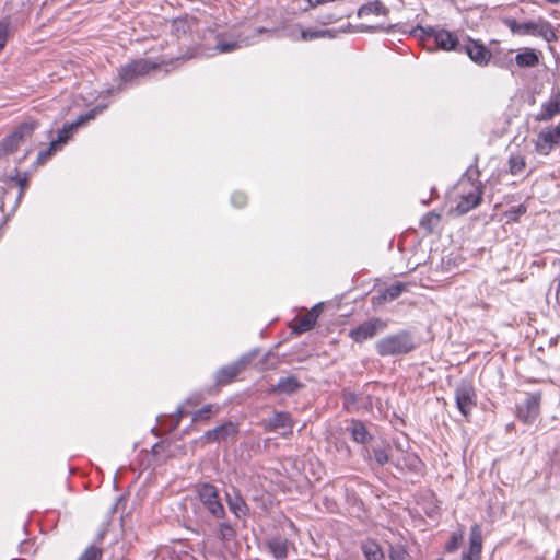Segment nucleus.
I'll return each mask as SVG.
<instances>
[{
  "label": "nucleus",
  "instance_id": "1",
  "mask_svg": "<svg viewBox=\"0 0 560 560\" xmlns=\"http://www.w3.org/2000/svg\"><path fill=\"white\" fill-rule=\"evenodd\" d=\"M503 23L510 28L513 34L520 36H537L544 38L546 42L551 43L557 40V34L550 22L539 18L535 21H527L520 23L513 18H505Z\"/></svg>",
  "mask_w": 560,
  "mask_h": 560
},
{
  "label": "nucleus",
  "instance_id": "2",
  "mask_svg": "<svg viewBox=\"0 0 560 560\" xmlns=\"http://www.w3.org/2000/svg\"><path fill=\"white\" fill-rule=\"evenodd\" d=\"M459 200L455 208L451 210L456 215H463L477 208L482 201L483 187L478 180L463 177L458 182Z\"/></svg>",
  "mask_w": 560,
  "mask_h": 560
},
{
  "label": "nucleus",
  "instance_id": "3",
  "mask_svg": "<svg viewBox=\"0 0 560 560\" xmlns=\"http://www.w3.org/2000/svg\"><path fill=\"white\" fill-rule=\"evenodd\" d=\"M375 347L381 357H394L411 352L416 348V343L412 335L402 330L380 339Z\"/></svg>",
  "mask_w": 560,
  "mask_h": 560
},
{
  "label": "nucleus",
  "instance_id": "4",
  "mask_svg": "<svg viewBox=\"0 0 560 560\" xmlns=\"http://www.w3.org/2000/svg\"><path fill=\"white\" fill-rule=\"evenodd\" d=\"M198 498L208 512L215 518H223L225 510L220 501L218 489L211 483H201L197 490Z\"/></svg>",
  "mask_w": 560,
  "mask_h": 560
},
{
  "label": "nucleus",
  "instance_id": "5",
  "mask_svg": "<svg viewBox=\"0 0 560 560\" xmlns=\"http://www.w3.org/2000/svg\"><path fill=\"white\" fill-rule=\"evenodd\" d=\"M37 127L35 121L21 124L10 136L0 142V156L13 153L26 138L31 137Z\"/></svg>",
  "mask_w": 560,
  "mask_h": 560
},
{
  "label": "nucleus",
  "instance_id": "6",
  "mask_svg": "<svg viewBox=\"0 0 560 560\" xmlns=\"http://www.w3.org/2000/svg\"><path fill=\"white\" fill-rule=\"evenodd\" d=\"M476 390L474 385L468 381H462L455 389L456 406L460 413L467 417L476 407Z\"/></svg>",
  "mask_w": 560,
  "mask_h": 560
},
{
  "label": "nucleus",
  "instance_id": "7",
  "mask_svg": "<svg viewBox=\"0 0 560 560\" xmlns=\"http://www.w3.org/2000/svg\"><path fill=\"white\" fill-rule=\"evenodd\" d=\"M159 65L149 59H138L120 67L119 77L124 82H130L138 77L148 74L151 70L158 69Z\"/></svg>",
  "mask_w": 560,
  "mask_h": 560
},
{
  "label": "nucleus",
  "instance_id": "8",
  "mask_svg": "<svg viewBox=\"0 0 560 560\" xmlns=\"http://www.w3.org/2000/svg\"><path fill=\"white\" fill-rule=\"evenodd\" d=\"M560 142V122L540 130L535 141L536 151L547 155Z\"/></svg>",
  "mask_w": 560,
  "mask_h": 560
},
{
  "label": "nucleus",
  "instance_id": "9",
  "mask_svg": "<svg viewBox=\"0 0 560 560\" xmlns=\"http://www.w3.org/2000/svg\"><path fill=\"white\" fill-rule=\"evenodd\" d=\"M462 52H466L468 57L479 66H486L492 56L491 51L485 45L470 38L463 42Z\"/></svg>",
  "mask_w": 560,
  "mask_h": 560
},
{
  "label": "nucleus",
  "instance_id": "10",
  "mask_svg": "<svg viewBox=\"0 0 560 560\" xmlns=\"http://www.w3.org/2000/svg\"><path fill=\"white\" fill-rule=\"evenodd\" d=\"M541 394L534 393L527 396L525 401L517 408V417L525 423H532L539 415Z\"/></svg>",
  "mask_w": 560,
  "mask_h": 560
},
{
  "label": "nucleus",
  "instance_id": "11",
  "mask_svg": "<svg viewBox=\"0 0 560 560\" xmlns=\"http://www.w3.org/2000/svg\"><path fill=\"white\" fill-rule=\"evenodd\" d=\"M385 327L386 324L382 319L375 318L373 320L362 323L357 328L351 329L349 331V336L357 342H363L364 340L374 337L378 330H382Z\"/></svg>",
  "mask_w": 560,
  "mask_h": 560
},
{
  "label": "nucleus",
  "instance_id": "12",
  "mask_svg": "<svg viewBox=\"0 0 560 560\" xmlns=\"http://www.w3.org/2000/svg\"><path fill=\"white\" fill-rule=\"evenodd\" d=\"M250 359L248 357H242L240 360L234 362L233 364L221 368L215 373V382L218 385H228L233 382L236 376L245 369V366L249 363Z\"/></svg>",
  "mask_w": 560,
  "mask_h": 560
},
{
  "label": "nucleus",
  "instance_id": "13",
  "mask_svg": "<svg viewBox=\"0 0 560 560\" xmlns=\"http://www.w3.org/2000/svg\"><path fill=\"white\" fill-rule=\"evenodd\" d=\"M293 419L289 412L276 411L272 417L265 420L264 427L266 431H277L278 429H287L288 432L282 433L283 436L292 434Z\"/></svg>",
  "mask_w": 560,
  "mask_h": 560
},
{
  "label": "nucleus",
  "instance_id": "14",
  "mask_svg": "<svg viewBox=\"0 0 560 560\" xmlns=\"http://www.w3.org/2000/svg\"><path fill=\"white\" fill-rule=\"evenodd\" d=\"M237 425L233 422H225L212 430H208L205 433L207 442H222L229 439H234L237 434Z\"/></svg>",
  "mask_w": 560,
  "mask_h": 560
},
{
  "label": "nucleus",
  "instance_id": "15",
  "mask_svg": "<svg viewBox=\"0 0 560 560\" xmlns=\"http://www.w3.org/2000/svg\"><path fill=\"white\" fill-rule=\"evenodd\" d=\"M94 117V110L80 115L73 122L65 125L63 128L59 130L58 138L56 140H52V142H57V145L66 143L70 139L74 130H77L80 126L93 119Z\"/></svg>",
  "mask_w": 560,
  "mask_h": 560
},
{
  "label": "nucleus",
  "instance_id": "16",
  "mask_svg": "<svg viewBox=\"0 0 560 560\" xmlns=\"http://www.w3.org/2000/svg\"><path fill=\"white\" fill-rule=\"evenodd\" d=\"M560 114V91L553 93L550 98L541 105V110L536 116L537 121H549Z\"/></svg>",
  "mask_w": 560,
  "mask_h": 560
},
{
  "label": "nucleus",
  "instance_id": "17",
  "mask_svg": "<svg viewBox=\"0 0 560 560\" xmlns=\"http://www.w3.org/2000/svg\"><path fill=\"white\" fill-rule=\"evenodd\" d=\"M302 387V383L296 376L290 375L279 380L276 385L268 388L269 394H285L292 395Z\"/></svg>",
  "mask_w": 560,
  "mask_h": 560
},
{
  "label": "nucleus",
  "instance_id": "18",
  "mask_svg": "<svg viewBox=\"0 0 560 560\" xmlns=\"http://www.w3.org/2000/svg\"><path fill=\"white\" fill-rule=\"evenodd\" d=\"M436 45L444 50H455L462 52L463 43L446 30H441L435 34Z\"/></svg>",
  "mask_w": 560,
  "mask_h": 560
},
{
  "label": "nucleus",
  "instance_id": "19",
  "mask_svg": "<svg viewBox=\"0 0 560 560\" xmlns=\"http://www.w3.org/2000/svg\"><path fill=\"white\" fill-rule=\"evenodd\" d=\"M320 310V304L315 305L308 313H306L296 322L293 330L296 334H302L313 329L319 316Z\"/></svg>",
  "mask_w": 560,
  "mask_h": 560
},
{
  "label": "nucleus",
  "instance_id": "20",
  "mask_svg": "<svg viewBox=\"0 0 560 560\" xmlns=\"http://www.w3.org/2000/svg\"><path fill=\"white\" fill-rule=\"evenodd\" d=\"M226 502L229 509L237 518L246 516L249 512V508L245 500L236 491H234L233 494L226 493Z\"/></svg>",
  "mask_w": 560,
  "mask_h": 560
},
{
  "label": "nucleus",
  "instance_id": "21",
  "mask_svg": "<svg viewBox=\"0 0 560 560\" xmlns=\"http://www.w3.org/2000/svg\"><path fill=\"white\" fill-rule=\"evenodd\" d=\"M361 550L366 560H385L384 552L375 540L362 542Z\"/></svg>",
  "mask_w": 560,
  "mask_h": 560
},
{
  "label": "nucleus",
  "instance_id": "22",
  "mask_svg": "<svg viewBox=\"0 0 560 560\" xmlns=\"http://www.w3.org/2000/svg\"><path fill=\"white\" fill-rule=\"evenodd\" d=\"M482 548V535L481 528L478 524H475L470 528V538H469V556H479Z\"/></svg>",
  "mask_w": 560,
  "mask_h": 560
},
{
  "label": "nucleus",
  "instance_id": "23",
  "mask_svg": "<svg viewBox=\"0 0 560 560\" xmlns=\"http://www.w3.org/2000/svg\"><path fill=\"white\" fill-rule=\"evenodd\" d=\"M352 439L361 444H365L371 440V435L362 421L353 420L350 427Z\"/></svg>",
  "mask_w": 560,
  "mask_h": 560
},
{
  "label": "nucleus",
  "instance_id": "24",
  "mask_svg": "<svg viewBox=\"0 0 560 560\" xmlns=\"http://www.w3.org/2000/svg\"><path fill=\"white\" fill-rule=\"evenodd\" d=\"M268 548L275 558L283 560L288 557V540L281 537L268 541Z\"/></svg>",
  "mask_w": 560,
  "mask_h": 560
},
{
  "label": "nucleus",
  "instance_id": "25",
  "mask_svg": "<svg viewBox=\"0 0 560 560\" xmlns=\"http://www.w3.org/2000/svg\"><path fill=\"white\" fill-rule=\"evenodd\" d=\"M515 62L520 67H535L539 62L538 55L534 49L526 48L523 52L515 56Z\"/></svg>",
  "mask_w": 560,
  "mask_h": 560
},
{
  "label": "nucleus",
  "instance_id": "26",
  "mask_svg": "<svg viewBox=\"0 0 560 560\" xmlns=\"http://www.w3.org/2000/svg\"><path fill=\"white\" fill-rule=\"evenodd\" d=\"M441 221V215L434 211L424 214L420 221V226L425 230L428 234L434 232Z\"/></svg>",
  "mask_w": 560,
  "mask_h": 560
},
{
  "label": "nucleus",
  "instance_id": "27",
  "mask_svg": "<svg viewBox=\"0 0 560 560\" xmlns=\"http://www.w3.org/2000/svg\"><path fill=\"white\" fill-rule=\"evenodd\" d=\"M526 168L525 158L521 154H512L509 159V170L513 176L522 175Z\"/></svg>",
  "mask_w": 560,
  "mask_h": 560
},
{
  "label": "nucleus",
  "instance_id": "28",
  "mask_svg": "<svg viewBox=\"0 0 560 560\" xmlns=\"http://www.w3.org/2000/svg\"><path fill=\"white\" fill-rule=\"evenodd\" d=\"M331 36L329 30L307 28L301 32V38L306 42Z\"/></svg>",
  "mask_w": 560,
  "mask_h": 560
},
{
  "label": "nucleus",
  "instance_id": "29",
  "mask_svg": "<svg viewBox=\"0 0 560 560\" xmlns=\"http://www.w3.org/2000/svg\"><path fill=\"white\" fill-rule=\"evenodd\" d=\"M218 532L219 538L224 542L232 541L236 537L235 528L230 523L226 522H221L219 524Z\"/></svg>",
  "mask_w": 560,
  "mask_h": 560
},
{
  "label": "nucleus",
  "instance_id": "30",
  "mask_svg": "<svg viewBox=\"0 0 560 560\" xmlns=\"http://www.w3.org/2000/svg\"><path fill=\"white\" fill-rule=\"evenodd\" d=\"M387 12V9L383 5L380 1H374L372 3H369L366 5H363L359 9V15H365V14H385Z\"/></svg>",
  "mask_w": 560,
  "mask_h": 560
},
{
  "label": "nucleus",
  "instance_id": "31",
  "mask_svg": "<svg viewBox=\"0 0 560 560\" xmlns=\"http://www.w3.org/2000/svg\"><path fill=\"white\" fill-rule=\"evenodd\" d=\"M11 30V18L7 16L2 20H0V51L3 50V48L7 45V42L9 39Z\"/></svg>",
  "mask_w": 560,
  "mask_h": 560
},
{
  "label": "nucleus",
  "instance_id": "32",
  "mask_svg": "<svg viewBox=\"0 0 560 560\" xmlns=\"http://www.w3.org/2000/svg\"><path fill=\"white\" fill-rule=\"evenodd\" d=\"M406 289V284L401 283V282H397L390 287H388L382 298L383 300L385 301H392V300H395L397 299L401 293L402 291Z\"/></svg>",
  "mask_w": 560,
  "mask_h": 560
},
{
  "label": "nucleus",
  "instance_id": "33",
  "mask_svg": "<svg viewBox=\"0 0 560 560\" xmlns=\"http://www.w3.org/2000/svg\"><path fill=\"white\" fill-rule=\"evenodd\" d=\"M372 453L377 465L383 466L389 462L388 447L374 446Z\"/></svg>",
  "mask_w": 560,
  "mask_h": 560
},
{
  "label": "nucleus",
  "instance_id": "34",
  "mask_svg": "<svg viewBox=\"0 0 560 560\" xmlns=\"http://www.w3.org/2000/svg\"><path fill=\"white\" fill-rule=\"evenodd\" d=\"M217 411L218 409H214L213 405H205L201 409L194 412L192 421L197 422L208 420L211 417V415L215 413Z\"/></svg>",
  "mask_w": 560,
  "mask_h": 560
},
{
  "label": "nucleus",
  "instance_id": "35",
  "mask_svg": "<svg viewBox=\"0 0 560 560\" xmlns=\"http://www.w3.org/2000/svg\"><path fill=\"white\" fill-rule=\"evenodd\" d=\"M241 42H243L245 45L249 44V40H233V42H221L219 40L215 45V49L220 52H231L236 50L241 47Z\"/></svg>",
  "mask_w": 560,
  "mask_h": 560
},
{
  "label": "nucleus",
  "instance_id": "36",
  "mask_svg": "<svg viewBox=\"0 0 560 560\" xmlns=\"http://www.w3.org/2000/svg\"><path fill=\"white\" fill-rule=\"evenodd\" d=\"M103 551L101 548L95 546H90L81 555L79 560H101Z\"/></svg>",
  "mask_w": 560,
  "mask_h": 560
},
{
  "label": "nucleus",
  "instance_id": "37",
  "mask_svg": "<svg viewBox=\"0 0 560 560\" xmlns=\"http://www.w3.org/2000/svg\"><path fill=\"white\" fill-rule=\"evenodd\" d=\"M58 145L57 142H50L49 147L40 151L37 155V164L43 165L46 161L56 152Z\"/></svg>",
  "mask_w": 560,
  "mask_h": 560
},
{
  "label": "nucleus",
  "instance_id": "38",
  "mask_svg": "<svg viewBox=\"0 0 560 560\" xmlns=\"http://www.w3.org/2000/svg\"><path fill=\"white\" fill-rule=\"evenodd\" d=\"M247 202V197L245 194L243 192H234L232 195V203L237 207V208H242L246 205Z\"/></svg>",
  "mask_w": 560,
  "mask_h": 560
},
{
  "label": "nucleus",
  "instance_id": "39",
  "mask_svg": "<svg viewBox=\"0 0 560 560\" xmlns=\"http://www.w3.org/2000/svg\"><path fill=\"white\" fill-rule=\"evenodd\" d=\"M458 547V539L455 535L451 537V540L446 545V550L452 552L455 551Z\"/></svg>",
  "mask_w": 560,
  "mask_h": 560
},
{
  "label": "nucleus",
  "instance_id": "40",
  "mask_svg": "<svg viewBox=\"0 0 560 560\" xmlns=\"http://www.w3.org/2000/svg\"><path fill=\"white\" fill-rule=\"evenodd\" d=\"M389 557H390L392 560H402L404 559V551L402 550L393 551L389 555Z\"/></svg>",
  "mask_w": 560,
  "mask_h": 560
},
{
  "label": "nucleus",
  "instance_id": "41",
  "mask_svg": "<svg viewBox=\"0 0 560 560\" xmlns=\"http://www.w3.org/2000/svg\"><path fill=\"white\" fill-rule=\"evenodd\" d=\"M515 214H524L526 212V207L523 206V205H520L515 208V210L513 211Z\"/></svg>",
  "mask_w": 560,
  "mask_h": 560
},
{
  "label": "nucleus",
  "instance_id": "42",
  "mask_svg": "<svg viewBox=\"0 0 560 560\" xmlns=\"http://www.w3.org/2000/svg\"><path fill=\"white\" fill-rule=\"evenodd\" d=\"M185 412L182 408H178L176 411V425H178L180 419L184 417Z\"/></svg>",
  "mask_w": 560,
  "mask_h": 560
},
{
  "label": "nucleus",
  "instance_id": "43",
  "mask_svg": "<svg viewBox=\"0 0 560 560\" xmlns=\"http://www.w3.org/2000/svg\"><path fill=\"white\" fill-rule=\"evenodd\" d=\"M16 183L22 187V189L26 186V182L27 179L24 177V178H15Z\"/></svg>",
  "mask_w": 560,
  "mask_h": 560
},
{
  "label": "nucleus",
  "instance_id": "44",
  "mask_svg": "<svg viewBox=\"0 0 560 560\" xmlns=\"http://www.w3.org/2000/svg\"><path fill=\"white\" fill-rule=\"evenodd\" d=\"M265 32H269V31L266 30L265 27H258L255 30V36H258L259 34L265 33Z\"/></svg>",
  "mask_w": 560,
  "mask_h": 560
},
{
  "label": "nucleus",
  "instance_id": "45",
  "mask_svg": "<svg viewBox=\"0 0 560 560\" xmlns=\"http://www.w3.org/2000/svg\"><path fill=\"white\" fill-rule=\"evenodd\" d=\"M557 303L560 305V279L557 288Z\"/></svg>",
  "mask_w": 560,
  "mask_h": 560
},
{
  "label": "nucleus",
  "instance_id": "46",
  "mask_svg": "<svg viewBox=\"0 0 560 560\" xmlns=\"http://www.w3.org/2000/svg\"><path fill=\"white\" fill-rule=\"evenodd\" d=\"M549 3L557 4L560 2V0H546Z\"/></svg>",
  "mask_w": 560,
  "mask_h": 560
},
{
  "label": "nucleus",
  "instance_id": "47",
  "mask_svg": "<svg viewBox=\"0 0 560 560\" xmlns=\"http://www.w3.org/2000/svg\"><path fill=\"white\" fill-rule=\"evenodd\" d=\"M462 560H472L469 555H464Z\"/></svg>",
  "mask_w": 560,
  "mask_h": 560
},
{
  "label": "nucleus",
  "instance_id": "48",
  "mask_svg": "<svg viewBox=\"0 0 560 560\" xmlns=\"http://www.w3.org/2000/svg\"><path fill=\"white\" fill-rule=\"evenodd\" d=\"M5 224V221H3V223L0 225V237L2 236V228L4 226Z\"/></svg>",
  "mask_w": 560,
  "mask_h": 560
}]
</instances>
